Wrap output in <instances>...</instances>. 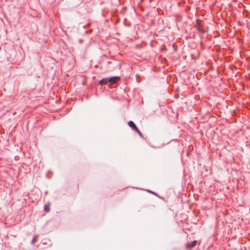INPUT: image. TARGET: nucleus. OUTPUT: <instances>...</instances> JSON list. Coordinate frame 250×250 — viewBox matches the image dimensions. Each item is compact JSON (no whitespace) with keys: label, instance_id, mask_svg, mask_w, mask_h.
Wrapping results in <instances>:
<instances>
[{"label":"nucleus","instance_id":"nucleus-4","mask_svg":"<svg viewBox=\"0 0 250 250\" xmlns=\"http://www.w3.org/2000/svg\"><path fill=\"white\" fill-rule=\"evenodd\" d=\"M108 80V79H107V78H104V79H102L101 80H100L99 83L101 85L106 84L109 82V81Z\"/></svg>","mask_w":250,"mask_h":250},{"label":"nucleus","instance_id":"nucleus-7","mask_svg":"<svg viewBox=\"0 0 250 250\" xmlns=\"http://www.w3.org/2000/svg\"><path fill=\"white\" fill-rule=\"evenodd\" d=\"M138 133V134L139 135V136L141 137H143V135L142 134V133L141 132V131L139 130V129L137 128H136V129L135 130Z\"/></svg>","mask_w":250,"mask_h":250},{"label":"nucleus","instance_id":"nucleus-2","mask_svg":"<svg viewBox=\"0 0 250 250\" xmlns=\"http://www.w3.org/2000/svg\"><path fill=\"white\" fill-rule=\"evenodd\" d=\"M196 244H197V241L194 240L191 243H188L187 247V248H192L195 247Z\"/></svg>","mask_w":250,"mask_h":250},{"label":"nucleus","instance_id":"nucleus-1","mask_svg":"<svg viewBox=\"0 0 250 250\" xmlns=\"http://www.w3.org/2000/svg\"><path fill=\"white\" fill-rule=\"evenodd\" d=\"M120 77L117 76H114L111 77L110 78L108 79V81L109 83H115L117 82H118L120 80Z\"/></svg>","mask_w":250,"mask_h":250},{"label":"nucleus","instance_id":"nucleus-5","mask_svg":"<svg viewBox=\"0 0 250 250\" xmlns=\"http://www.w3.org/2000/svg\"><path fill=\"white\" fill-rule=\"evenodd\" d=\"M44 209L46 212H48L49 211L50 207L49 205H45L44 206Z\"/></svg>","mask_w":250,"mask_h":250},{"label":"nucleus","instance_id":"nucleus-8","mask_svg":"<svg viewBox=\"0 0 250 250\" xmlns=\"http://www.w3.org/2000/svg\"><path fill=\"white\" fill-rule=\"evenodd\" d=\"M198 31H199L200 32H204L203 30V29H202V28H201V27H198Z\"/></svg>","mask_w":250,"mask_h":250},{"label":"nucleus","instance_id":"nucleus-6","mask_svg":"<svg viewBox=\"0 0 250 250\" xmlns=\"http://www.w3.org/2000/svg\"><path fill=\"white\" fill-rule=\"evenodd\" d=\"M37 235H35L34 237L33 238L32 241H31V244L32 245H33L34 244L35 242V241L36 240V238H37Z\"/></svg>","mask_w":250,"mask_h":250},{"label":"nucleus","instance_id":"nucleus-3","mask_svg":"<svg viewBox=\"0 0 250 250\" xmlns=\"http://www.w3.org/2000/svg\"><path fill=\"white\" fill-rule=\"evenodd\" d=\"M128 125L131 127L133 129L136 130L137 128L136 125L134 124V123L132 121H129L128 122Z\"/></svg>","mask_w":250,"mask_h":250}]
</instances>
